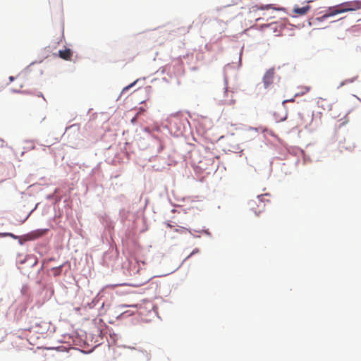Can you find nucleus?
<instances>
[{
	"label": "nucleus",
	"instance_id": "nucleus-1",
	"mask_svg": "<svg viewBox=\"0 0 361 361\" xmlns=\"http://www.w3.org/2000/svg\"><path fill=\"white\" fill-rule=\"evenodd\" d=\"M361 9V1H351L342 3L339 5L329 8V11L317 18L319 21H324L330 17H333L337 14L343 13L348 11H355Z\"/></svg>",
	"mask_w": 361,
	"mask_h": 361
},
{
	"label": "nucleus",
	"instance_id": "nucleus-16",
	"mask_svg": "<svg viewBox=\"0 0 361 361\" xmlns=\"http://www.w3.org/2000/svg\"><path fill=\"white\" fill-rule=\"evenodd\" d=\"M136 81H135L134 82L131 83L130 85H129L128 86L126 87L123 90H128L129 88H130L131 87H133L135 84Z\"/></svg>",
	"mask_w": 361,
	"mask_h": 361
},
{
	"label": "nucleus",
	"instance_id": "nucleus-18",
	"mask_svg": "<svg viewBox=\"0 0 361 361\" xmlns=\"http://www.w3.org/2000/svg\"><path fill=\"white\" fill-rule=\"evenodd\" d=\"M275 25V23H271L269 24V26H272V25Z\"/></svg>",
	"mask_w": 361,
	"mask_h": 361
},
{
	"label": "nucleus",
	"instance_id": "nucleus-14",
	"mask_svg": "<svg viewBox=\"0 0 361 361\" xmlns=\"http://www.w3.org/2000/svg\"><path fill=\"white\" fill-rule=\"evenodd\" d=\"M357 77L356 76V77H354V78H350V79H346L343 82H342L341 85H346V84H348V83H352V82H353L357 79Z\"/></svg>",
	"mask_w": 361,
	"mask_h": 361
},
{
	"label": "nucleus",
	"instance_id": "nucleus-15",
	"mask_svg": "<svg viewBox=\"0 0 361 361\" xmlns=\"http://www.w3.org/2000/svg\"><path fill=\"white\" fill-rule=\"evenodd\" d=\"M0 235L1 236H9L14 239L17 238V237L16 235H14L13 234L11 233H0Z\"/></svg>",
	"mask_w": 361,
	"mask_h": 361
},
{
	"label": "nucleus",
	"instance_id": "nucleus-2",
	"mask_svg": "<svg viewBox=\"0 0 361 361\" xmlns=\"http://www.w3.org/2000/svg\"><path fill=\"white\" fill-rule=\"evenodd\" d=\"M313 120V115L309 111H302L298 113L297 126L299 128H307Z\"/></svg>",
	"mask_w": 361,
	"mask_h": 361
},
{
	"label": "nucleus",
	"instance_id": "nucleus-9",
	"mask_svg": "<svg viewBox=\"0 0 361 361\" xmlns=\"http://www.w3.org/2000/svg\"><path fill=\"white\" fill-rule=\"evenodd\" d=\"M310 9V6L309 5H306L302 8L294 7L293 11L295 14V16H302L305 15Z\"/></svg>",
	"mask_w": 361,
	"mask_h": 361
},
{
	"label": "nucleus",
	"instance_id": "nucleus-12",
	"mask_svg": "<svg viewBox=\"0 0 361 361\" xmlns=\"http://www.w3.org/2000/svg\"><path fill=\"white\" fill-rule=\"evenodd\" d=\"M62 267L63 265H60L59 267H54L51 269L52 274L54 275V276H58L61 274Z\"/></svg>",
	"mask_w": 361,
	"mask_h": 361
},
{
	"label": "nucleus",
	"instance_id": "nucleus-11",
	"mask_svg": "<svg viewBox=\"0 0 361 361\" xmlns=\"http://www.w3.org/2000/svg\"><path fill=\"white\" fill-rule=\"evenodd\" d=\"M255 10H268V9H276L272 4H267L262 6H255L253 7Z\"/></svg>",
	"mask_w": 361,
	"mask_h": 361
},
{
	"label": "nucleus",
	"instance_id": "nucleus-8",
	"mask_svg": "<svg viewBox=\"0 0 361 361\" xmlns=\"http://www.w3.org/2000/svg\"><path fill=\"white\" fill-rule=\"evenodd\" d=\"M258 136V131L255 128H249L244 131L243 137L246 141L254 140Z\"/></svg>",
	"mask_w": 361,
	"mask_h": 361
},
{
	"label": "nucleus",
	"instance_id": "nucleus-19",
	"mask_svg": "<svg viewBox=\"0 0 361 361\" xmlns=\"http://www.w3.org/2000/svg\"><path fill=\"white\" fill-rule=\"evenodd\" d=\"M9 79H10V80H11V81H12V80H13V76H11V77L9 78Z\"/></svg>",
	"mask_w": 361,
	"mask_h": 361
},
{
	"label": "nucleus",
	"instance_id": "nucleus-4",
	"mask_svg": "<svg viewBox=\"0 0 361 361\" xmlns=\"http://www.w3.org/2000/svg\"><path fill=\"white\" fill-rule=\"evenodd\" d=\"M49 231V228H45V229L40 228V229L32 231L24 235V239L25 240H34L38 239L39 238L44 236L45 235H47V233Z\"/></svg>",
	"mask_w": 361,
	"mask_h": 361
},
{
	"label": "nucleus",
	"instance_id": "nucleus-13",
	"mask_svg": "<svg viewBox=\"0 0 361 361\" xmlns=\"http://www.w3.org/2000/svg\"><path fill=\"white\" fill-rule=\"evenodd\" d=\"M175 231L180 234H185L188 232L189 233H191L190 230L185 227H180L179 228H176Z\"/></svg>",
	"mask_w": 361,
	"mask_h": 361
},
{
	"label": "nucleus",
	"instance_id": "nucleus-3",
	"mask_svg": "<svg viewBox=\"0 0 361 361\" xmlns=\"http://www.w3.org/2000/svg\"><path fill=\"white\" fill-rule=\"evenodd\" d=\"M262 196H258L256 200L249 202V207L257 216L262 213L265 208V203L261 199Z\"/></svg>",
	"mask_w": 361,
	"mask_h": 361
},
{
	"label": "nucleus",
	"instance_id": "nucleus-10",
	"mask_svg": "<svg viewBox=\"0 0 361 361\" xmlns=\"http://www.w3.org/2000/svg\"><path fill=\"white\" fill-rule=\"evenodd\" d=\"M73 52L70 49H66L64 50H59V56L65 60H70L72 56Z\"/></svg>",
	"mask_w": 361,
	"mask_h": 361
},
{
	"label": "nucleus",
	"instance_id": "nucleus-21",
	"mask_svg": "<svg viewBox=\"0 0 361 361\" xmlns=\"http://www.w3.org/2000/svg\"><path fill=\"white\" fill-rule=\"evenodd\" d=\"M168 226H169L170 228H171L173 226L169 224H168Z\"/></svg>",
	"mask_w": 361,
	"mask_h": 361
},
{
	"label": "nucleus",
	"instance_id": "nucleus-6",
	"mask_svg": "<svg viewBox=\"0 0 361 361\" xmlns=\"http://www.w3.org/2000/svg\"><path fill=\"white\" fill-rule=\"evenodd\" d=\"M275 74L276 73L274 68H271L266 71L262 78L265 88H269L273 84Z\"/></svg>",
	"mask_w": 361,
	"mask_h": 361
},
{
	"label": "nucleus",
	"instance_id": "nucleus-20",
	"mask_svg": "<svg viewBox=\"0 0 361 361\" xmlns=\"http://www.w3.org/2000/svg\"><path fill=\"white\" fill-rule=\"evenodd\" d=\"M136 119V118L135 117L134 118L132 119V122H134L135 120Z\"/></svg>",
	"mask_w": 361,
	"mask_h": 361
},
{
	"label": "nucleus",
	"instance_id": "nucleus-17",
	"mask_svg": "<svg viewBox=\"0 0 361 361\" xmlns=\"http://www.w3.org/2000/svg\"><path fill=\"white\" fill-rule=\"evenodd\" d=\"M4 142L3 140H0V146L3 147Z\"/></svg>",
	"mask_w": 361,
	"mask_h": 361
},
{
	"label": "nucleus",
	"instance_id": "nucleus-7",
	"mask_svg": "<svg viewBox=\"0 0 361 361\" xmlns=\"http://www.w3.org/2000/svg\"><path fill=\"white\" fill-rule=\"evenodd\" d=\"M355 147V144L350 138L344 139L338 143V149L341 152L344 151L351 152L353 150Z\"/></svg>",
	"mask_w": 361,
	"mask_h": 361
},
{
	"label": "nucleus",
	"instance_id": "nucleus-5",
	"mask_svg": "<svg viewBox=\"0 0 361 361\" xmlns=\"http://www.w3.org/2000/svg\"><path fill=\"white\" fill-rule=\"evenodd\" d=\"M294 101H295V99L293 98L283 101V102H282L283 107L279 109V111H281L280 112L281 114H279L276 111H275L274 113V116L277 122L285 121L287 118L288 114H287V111L285 109L284 104L286 102H293Z\"/></svg>",
	"mask_w": 361,
	"mask_h": 361
}]
</instances>
